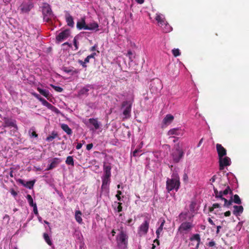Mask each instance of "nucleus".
Wrapping results in <instances>:
<instances>
[{"label":"nucleus","mask_w":249,"mask_h":249,"mask_svg":"<svg viewBox=\"0 0 249 249\" xmlns=\"http://www.w3.org/2000/svg\"><path fill=\"white\" fill-rule=\"evenodd\" d=\"M26 198L28 201L29 205L31 207H33L35 203H34L33 199L30 195H27Z\"/></svg>","instance_id":"obj_37"},{"label":"nucleus","mask_w":249,"mask_h":249,"mask_svg":"<svg viewBox=\"0 0 249 249\" xmlns=\"http://www.w3.org/2000/svg\"><path fill=\"white\" fill-rule=\"evenodd\" d=\"M132 55V52H131V50H129V51H128L127 53V54H126V55L127 56H128V57H129V59H130L131 61H132V59L131 56Z\"/></svg>","instance_id":"obj_49"},{"label":"nucleus","mask_w":249,"mask_h":249,"mask_svg":"<svg viewBox=\"0 0 249 249\" xmlns=\"http://www.w3.org/2000/svg\"><path fill=\"white\" fill-rule=\"evenodd\" d=\"M163 31L165 33H168L172 31V27L168 23L165 25V27L162 28Z\"/></svg>","instance_id":"obj_39"},{"label":"nucleus","mask_w":249,"mask_h":249,"mask_svg":"<svg viewBox=\"0 0 249 249\" xmlns=\"http://www.w3.org/2000/svg\"><path fill=\"white\" fill-rule=\"evenodd\" d=\"M119 231V233L116 237V241L118 246L121 248L125 249L128 245V236L126 231L121 228Z\"/></svg>","instance_id":"obj_2"},{"label":"nucleus","mask_w":249,"mask_h":249,"mask_svg":"<svg viewBox=\"0 0 249 249\" xmlns=\"http://www.w3.org/2000/svg\"><path fill=\"white\" fill-rule=\"evenodd\" d=\"M179 177L178 174L174 173L171 178H168L166 182V189L168 193L175 190L178 191L180 187Z\"/></svg>","instance_id":"obj_1"},{"label":"nucleus","mask_w":249,"mask_h":249,"mask_svg":"<svg viewBox=\"0 0 249 249\" xmlns=\"http://www.w3.org/2000/svg\"><path fill=\"white\" fill-rule=\"evenodd\" d=\"M3 120L4 123L2 126L4 127H13L18 129L16 120L7 117H4Z\"/></svg>","instance_id":"obj_9"},{"label":"nucleus","mask_w":249,"mask_h":249,"mask_svg":"<svg viewBox=\"0 0 249 249\" xmlns=\"http://www.w3.org/2000/svg\"><path fill=\"white\" fill-rule=\"evenodd\" d=\"M149 226V220H145L139 227L138 233L140 236L146 235Z\"/></svg>","instance_id":"obj_5"},{"label":"nucleus","mask_w":249,"mask_h":249,"mask_svg":"<svg viewBox=\"0 0 249 249\" xmlns=\"http://www.w3.org/2000/svg\"><path fill=\"white\" fill-rule=\"evenodd\" d=\"M216 178V177L215 175L213 176L212 178L210 179V182H211L212 183L214 182Z\"/></svg>","instance_id":"obj_55"},{"label":"nucleus","mask_w":249,"mask_h":249,"mask_svg":"<svg viewBox=\"0 0 249 249\" xmlns=\"http://www.w3.org/2000/svg\"><path fill=\"white\" fill-rule=\"evenodd\" d=\"M61 128L68 135H71L72 133V130L69 127L68 124H61Z\"/></svg>","instance_id":"obj_24"},{"label":"nucleus","mask_w":249,"mask_h":249,"mask_svg":"<svg viewBox=\"0 0 249 249\" xmlns=\"http://www.w3.org/2000/svg\"><path fill=\"white\" fill-rule=\"evenodd\" d=\"M70 35V31L69 29L65 30L60 32L56 37V39L58 42H62L66 39Z\"/></svg>","instance_id":"obj_8"},{"label":"nucleus","mask_w":249,"mask_h":249,"mask_svg":"<svg viewBox=\"0 0 249 249\" xmlns=\"http://www.w3.org/2000/svg\"><path fill=\"white\" fill-rule=\"evenodd\" d=\"M65 162L66 163L69 165L73 166L74 165L73 157L71 156L67 157Z\"/></svg>","instance_id":"obj_33"},{"label":"nucleus","mask_w":249,"mask_h":249,"mask_svg":"<svg viewBox=\"0 0 249 249\" xmlns=\"http://www.w3.org/2000/svg\"><path fill=\"white\" fill-rule=\"evenodd\" d=\"M63 70H64V71L65 72H67V73H69V72H71V70H69V69H68V68H64L63 69Z\"/></svg>","instance_id":"obj_60"},{"label":"nucleus","mask_w":249,"mask_h":249,"mask_svg":"<svg viewBox=\"0 0 249 249\" xmlns=\"http://www.w3.org/2000/svg\"><path fill=\"white\" fill-rule=\"evenodd\" d=\"M221 228V226H217L216 227V229H217V230H216V234H219V231H220V229Z\"/></svg>","instance_id":"obj_58"},{"label":"nucleus","mask_w":249,"mask_h":249,"mask_svg":"<svg viewBox=\"0 0 249 249\" xmlns=\"http://www.w3.org/2000/svg\"><path fill=\"white\" fill-rule=\"evenodd\" d=\"M19 182L21 184H22L23 185H24L25 187H26L27 188H29L30 189H32L33 188V186L35 183V180H31V181H28L26 182V184H25L24 183V181L21 179H20L19 180Z\"/></svg>","instance_id":"obj_21"},{"label":"nucleus","mask_w":249,"mask_h":249,"mask_svg":"<svg viewBox=\"0 0 249 249\" xmlns=\"http://www.w3.org/2000/svg\"><path fill=\"white\" fill-rule=\"evenodd\" d=\"M213 189L214 194V196L216 198H219L221 200L224 199V197L222 196L221 191H218L217 189L213 186Z\"/></svg>","instance_id":"obj_26"},{"label":"nucleus","mask_w":249,"mask_h":249,"mask_svg":"<svg viewBox=\"0 0 249 249\" xmlns=\"http://www.w3.org/2000/svg\"><path fill=\"white\" fill-rule=\"evenodd\" d=\"M174 148L176 149V151L177 152H179V151H183L180 148L178 143L175 145Z\"/></svg>","instance_id":"obj_48"},{"label":"nucleus","mask_w":249,"mask_h":249,"mask_svg":"<svg viewBox=\"0 0 249 249\" xmlns=\"http://www.w3.org/2000/svg\"><path fill=\"white\" fill-rule=\"evenodd\" d=\"M66 20L67 25L71 28L74 26V21L72 17L69 13L66 15Z\"/></svg>","instance_id":"obj_19"},{"label":"nucleus","mask_w":249,"mask_h":249,"mask_svg":"<svg viewBox=\"0 0 249 249\" xmlns=\"http://www.w3.org/2000/svg\"><path fill=\"white\" fill-rule=\"evenodd\" d=\"M82 213L80 211H76L75 214L76 221L79 224L82 223V218L81 217Z\"/></svg>","instance_id":"obj_25"},{"label":"nucleus","mask_w":249,"mask_h":249,"mask_svg":"<svg viewBox=\"0 0 249 249\" xmlns=\"http://www.w3.org/2000/svg\"><path fill=\"white\" fill-rule=\"evenodd\" d=\"M87 26L84 18H82L81 21H78L76 23V27L79 30L84 29Z\"/></svg>","instance_id":"obj_22"},{"label":"nucleus","mask_w":249,"mask_h":249,"mask_svg":"<svg viewBox=\"0 0 249 249\" xmlns=\"http://www.w3.org/2000/svg\"><path fill=\"white\" fill-rule=\"evenodd\" d=\"M58 137L57 132L55 131L52 132L51 135H49L46 138V140L48 142H52L53 139Z\"/></svg>","instance_id":"obj_29"},{"label":"nucleus","mask_w":249,"mask_h":249,"mask_svg":"<svg viewBox=\"0 0 249 249\" xmlns=\"http://www.w3.org/2000/svg\"><path fill=\"white\" fill-rule=\"evenodd\" d=\"M78 63L80 65H81L83 67H84V68L87 67L86 63L84 61H83L82 60H79Z\"/></svg>","instance_id":"obj_50"},{"label":"nucleus","mask_w":249,"mask_h":249,"mask_svg":"<svg viewBox=\"0 0 249 249\" xmlns=\"http://www.w3.org/2000/svg\"><path fill=\"white\" fill-rule=\"evenodd\" d=\"M33 7V4L31 2L23 3L19 6V9L21 13H28Z\"/></svg>","instance_id":"obj_10"},{"label":"nucleus","mask_w":249,"mask_h":249,"mask_svg":"<svg viewBox=\"0 0 249 249\" xmlns=\"http://www.w3.org/2000/svg\"><path fill=\"white\" fill-rule=\"evenodd\" d=\"M141 151L140 149H135L133 152V156L137 157L138 156V153Z\"/></svg>","instance_id":"obj_51"},{"label":"nucleus","mask_w":249,"mask_h":249,"mask_svg":"<svg viewBox=\"0 0 249 249\" xmlns=\"http://www.w3.org/2000/svg\"><path fill=\"white\" fill-rule=\"evenodd\" d=\"M33 207V211H34V213L36 215H38V211H37L36 204H35L34 206Z\"/></svg>","instance_id":"obj_47"},{"label":"nucleus","mask_w":249,"mask_h":249,"mask_svg":"<svg viewBox=\"0 0 249 249\" xmlns=\"http://www.w3.org/2000/svg\"><path fill=\"white\" fill-rule=\"evenodd\" d=\"M90 87V86H88L86 87H83L79 91V94L81 95L87 94L89 91V89L88 88Z\"/></svg>","instance_id":"obj_35"},{"label":"nucleus","mask_w":249,"mask_h":249,"mask_svg":"<svg viewBox=\"0 0 249 249\" xmlns=\"http://www.w3.org/2000/svg\"><path fill=\"white\" fill-rule=\"evenodd\" d=\"M36 97L39 100V101H40L42 103L43 102V101H44L45 99H44V98H42V97H39V95H36Z\"/></svg>","instance_id":"obj_59"},{"label":"nucleus","mask_w":249,"mask_h":249,"mask_svg":"<svg viewBox=\"0 0 249 249\" xmlns=\"http://www.w3.org/2000/svg\"><path fill=\"white\" fill-rule=\"evenodd\" d=\"M233 208L234 210L233 211V213L236 216L239 215L243 213L244 210L243 207L241 205H234L233 206Z\"/></svg>","instance_id":"obj_20"},{"label":"nucleus","mask_w":249,"mask_h":249,"mask_svg":"<svg viewBox=\"0 0 249 249\" xmlns=\"http://www.w3.org/2000/svg\"><path fill=\"white\" fill-rule=\"evenodd\" d=\"M99 25L98 23L96 22H93L92 23H89L87 25L85 30H95L96 31H99Z\"/></svg>","instance_id":"obj_18"},{"label":"nucleus","mask_w":249,"mask_h":249,"mask_svg":"<svg viewBox=\"0 0 249 249\" xmlns=\"http://www.w3.org/2000/svg\"><path fill=\"white\" fill-rule=\"evenodd\" d=\"M82 146V144L81 143H78L76 146V148L77 149H80Z\"/></svg>","instance_id":"obj_56"},{"label":"nucleus","mask_w":249,"mask_h":249,"mask_svg":"<svg viewBox=\"0 0 249 249\" xmlns=\"http://www.w3.org/2000/svg\"><path fill=\"white\" fill-rule=\"evenodd\" d=\"M190 240L191 241H193V240H196L197 242V245H196V248H197L199 246V244L200 242V241H201V239H200V235L199 234H194L191 238H190Z\"/></svg>","instance_id":"obj_27"},{"label":"nucleus","mask_w":249,"mask_h":249,"mask_svg":"<svg viewBox=\"0 0 249 249\" xmlns=\"http://www.w3.org/2000/svg\"><path fill=\"white\" fill-rule=\"evenodd\" d=\"M51 87L56 91L61 92L63 91V89L58 86H54L53 85H51Z\"/></svg>","instance_id":"obj_43"},{"label":"nucleus","mask_w":249,"mask_h":249,"mask_svg":"<svg viewBox=\"0 0 249 249\" xmlns=\"http://www.w3.org/2000/svg\"><path fill=\"white\" fill-rule=\"evenodd\" d=\"M42 104L44 106L47 107L49 108H51L53 107L50 103L47 102L46 100L43 101V102H42Z\"/></svg>","instance_id":"obj_44"},{"label":"nucleus","mask_w":249,"mask_h":249,"mask_svg":"<svg viewBox=\"0 0 249 249\" xmlns=\"http://www.w3.org/2000/svg\"><path fill=\"white\" fill-rule=\"evenodd\" d=\"M118 207L117 208V211L118 213H120L122 211L123 207L122 206V203L120 202H118Z\"/></svg>","instance_id":"obj_45"},{"label":"nucleus","mask_w":249,"mask_h":249,"mask_svg":"<svg viewBox=\"0 0 249 249\" xmlns=\"http://www.w3.org/2000/svg\"><path fill=\"white\" fill-rule=\"evenodd\" d=\"M110 177H107L103 176L102 177V188H105L106 186L109 183L110 180Z\"/></svg>","instance_id":"obj_23"},{"label":"nucleus","mask_w":249,"mask_h":249,"mask_svg":"<svg viewBox=\"0 0 249 249\" xmlns=\"http://www.w3.org/2000/svg\"><path fill=\"white\" fill-rule=\"evenodd\" d=\"M29 133L30 134V136L31 137L37 138L38 137V135L36 134V132L33 128H31L29 130Z\"/></svg>","instance_id":"obj_40"},{"label":"nucleus","mask_w":249,"mask_h":249,"mask_svg":"<svg viewBox=\"0 0 249 249\" xmlns=\"http://www.w3.org/2000/svg\"><path fill=\"white\" fill-rule=\"evenodd\" d=\"M194 225L192 222H183L179 227L178 231L180 232H187L191 230L193 228Z\"/></svg>","instance_id":"obj_7"},{"label":"nucleus","mask_w":249,"mask_h":249,"mask_svg":"<svg viewBox=\"0 0 249 249\" xmlns=\"http://www.w3.org/2000/svg\"><path fill=\"white\" fill-rule=\"evenodd\" d=\"M172 53L175 57H177L180 55V52L178 49H174L172 51Z\"/></svg>","instance_id":"obj_41"},{"label":"nucleus","mask_w":249,"mask_h":249,"mask_svg":"<svg viewBox=\"0 0 249 249\" xmlns=\"http://www.w3.org/2000/svg\"><path fill=\"white\" fill-rule=\"evenodd\" d=\"M178 131H179V129L178 128H175L171 129L168 131V135H179Z\"/></svg>","instance_id":"obj_34"},{"label":"nucleus","mask_w":249,"mask_h":249,"mask_svg":"<svg viewBox=\"0 0 249 249\" xmlns=\"http://www.w3.org/2000/svg\"><path fill=\"white\" fill-rule=\"evenodd\" d=\"M208 220V222H209V223L211 224V225H215L214 222H213V221L212 220V219L211 218H209Z\"/></svg>","instance_id":"obj_61"},{"label":"nucleus","mask_w":249,"mask_h":249,"mask_svg":"<svg viewBox=\"0 0 249 249\" xmlns=\"http://www.w3.org/2000/svg\"><path fill=\"white\" fill-rule=\"evenodd\" d=\"M183 154L184 153L183 151H179V152L174 151L172 154L174 162L175 163L178 162L182 158Z\"/></svg>","instance_id":"obj_13"},{"label":"nucleus","mask_w":249,"mask_h":249,"mask_svg":"<svg viewBox=\"0 0 249 249\" xmlns=\"http://www.w3.org/2000/svg\"><path fill=\"white\" fill-rule=\"evenodd\" d=\"M174 118V116L171 114L166 115L162 121V127H163L164 125H167L171 124L173 121Z\"/></svg>","instance_id":"obj_16"},{"label":"nucleus","mask_w":249,"mask_h":249,"mask_svg":"<svg viewBox=\"0 0 249 249\" xmlns=\"http://www.w3.org/2000/svg\"><path fill=\"white\" fill-rule=\"evenodd\" d=\"M219 170H223L225 166L231 165V159L228 157L219 158Z\"/></svg>","instance_id":"obj_6"},{"label":"nucleus","mask_w":249,"mask_h":249,"mask_svg":"<svg viewBox=\"0 0 249 249\" xmlns=\"http://www.w3.org/2000/svg\"><path fill=\"white\" fill-rule=\"evenodd\" d=\"M222 200L224 201V204L223 205V206L227 208H229V207L232 204L233 202L232 197H231V199L229 200H227V199L224 197V199H223Z\"/></svg>","instance_id":"obj_30"},{"label":"nucleus","mask_w":249,"mask_h":249,"mask_svg":"<svg viewBox=\"0 0 249 249\" xmlns=\"http://www.w3.org/2000/svg\"><path fill=\"white\" fill-rule=\"evenodd\" d=\"M111 167L110 164L104 163L103 165L104 176L111 177Z\"/></svg>","instance_id":"obj_15"},{"label":"nucleus","mask_w":249,"mask_h":249,"mask_svg":"<svg viewBox=\"0 0 249 249\" xmlns=\"http://www.w3.org/2000/svg\"><path fill=\"white\" fill-rule=\"evenodd\" d=\"M42 14L44 21L48 23H51L54 17L50 5L47 3H45L42 7Z\"/></svg>","instance_id":"obj_3"},{"label":"nucleus","mask_w":249,"mask_h":249,"mask_svg":"<svg viewBox=\"0 0 249 249\" xmlns=\"http://www.w3.org/2000/svg\"><path fill=\"white\" fill-rule=\"evenodd\" d=\"M37 91L44 97L48 98L49 96V92L45 89H41L39 88L37 89Z\"/></svg>","instance_id":"obj_31"},{"label":"nucleus","mask_w":249,"mask_h":249,"mask_svg":"<svg viewBox=\"0 0 249 249\" xmlns=\"http://www.w3.org/2000/svg\"><path fill=\"white\" fill-rule=\"evenodd\" d=\"M224 215L225 216H230L231 215V212L229 211L226 212L224 213Z\"/></svg>","instance_id":"obj_57"},{"label":"nucleus","mask_w":249,"mask_h":249,"mask_svg":"<svg viewBox=\"0 0 249 249\" xmlns=\"http://www.w3.org/2000/svg\"><path fill=\"white\" fill-rule=\"evenodd\" d=\"M132 103L129 101H124L121 106V108H124L123 114L124 119L129 118L130 117L131 111Z\"/></svg>","instance_id":"obj_4"},{"label":"nucleus","mask_w":249,"mask_h":249,"mask_svg":"<svg viewBox=\"0 0 249 249\" xmlns=\"http://www.w3.org/2000/svg\"><path fill=\"white\" fill-rule=\"evenodd\" d=\"M133 220L132 218H130L127 221H126V224L128 225H131L132 222Z\"/></svg>","instance_id":"obj_62"},{"label":"nucleus","mask_w":249,"mask_h":249,"mask_svg":"<svg viewBox=\"0 0 249 249\" xmlns=\"http://www.w3.org/2000/svg\"><path fill=\"white\" fill-rule=\"evenodd\" d=\"M135 1L139 4H142L144 2V0H135Z\"/></svg>","instance_id":"obj_64"},{"label":"nucleus","mask_w":249,"mask_h":249,"mask_svg":"<svg viewBox=\"0 0 249 249\" xmlns=\"http://www.w3.org/2000/svg\"><path fill=\"white\" fill-rule=\"evenodd\" d=\"M155 19L158 22V25L160 27V25L164 24L166 21L163 15L160 14H156Z\"/></svg>","instance_id":"obj_17"},{"label":"nucleus","mask_w":249,"mask_h":249,"mask_svg":"<svg viewBox=\"0 0 249 249\" xmlns=\"http://www.w3.org/2000/svg\"><path fill=\"white\" fill-rule=\"evenodd\" d=\"M215 242L213 241L209 242L208 243L209 246L211 247H212L215 246Z\"/></svg>","instance_id":"obj_54"},{"label":"nucleus","mask_w":249,"mask_h":249,"mask_svg":"<svg viewBox=\"0 0 249 249\" xmlns=\"http://www.w3.org/2000/svg\"><path fill=\"white\" fill-rule=\"evenodd\" d=\"M216 148L218 153V158L223 157L227 155L226 149L221 144L217 143L216 145Z\"/></svg>","instance_id":"obj_11"},{"label":"nucleus","mask_w":249,"mask_h":249,"mask_svg":"<svg viewBox=\"0 0 249 249\" xmlns=\"http://www.w3.org/2000/svg\"><path fill=\"white\" fill-rule=\"evenodd\" d=\"M93 145L92 143H89L87 145L86 149L88 150H90L93 147Z\"/></svg>","instance_id":"obj_52"},{"label":"nucleus","mask_w":249,"mask_h":249,"mask_svg":"<svg viewBox=\"0 0 249 249\" xmlns=\"http://www.w3.org/2000/svg\"><path fill=\"white\" fill-rule=\"evenodd\" d=\"M43 237H44V238L45 241L47 242V243L49 245H50V246L52 245V241L49 236V235L46 233H44L43 234Z\"/></svg>","instance_id":"obj_38"},{"label":"nucleus","mask_w":249,"mask_h":249,"mask_svg":"<svg viewBox=\"0 0 249 249\" xmlns=\"http://www.w3.org/2000/svg\"><path fill=\"white\" fill-rule=\"evenodd\" d=\"M61 161V160L57 158H54L52 160L50 164L49 165L46 170L49 171L56 167L57 165Z\"/></svg>","instance_id":"obj_14"},{"label":"nucleus","mask_w":249,"mask_h":249,"mask_svg":"<svg viewBox=\"0 0 249 249\" xmlns=\"http://www.w3.org/2000/svg\"><path fill=\"white\" fill-rule=\"evenodd\" d=\"M203 141V138H201V139H200V140L199 141V142H198V144H197V146L198 147H199V146H200V145H201V144L202 143Z\"/></svg>","instance_id":"obj_63"},{"label":"nucleus","mask_w":249,"mask_h":249,"mask_svg":"<svg viewBox=\"0 0 249 249\" xmlns=\"http://www.w3.org/2000/svg\"><path fill=\"white\" fill-rule=\"evenodd\" d=\"M222 196L224 195H226L228 194H230L231 195H233L232 191L231 189L229 186H227L226 188L224 191H221Z\"/></svg>","instance_id":"obj_32"},{"label":"nucleus","mask_w":249,"mask_h":249,"mask_svg":"<svg viewBox=\"0 0 249 249\" xmlns=\"http://www.w3.org/2000/svg\"><path fill=\"white\" fill-rule=\"evenodd\" d=\"M11 194L14 196H16L18 195V193L16 192L13 189L10 190Z\"/></svg>","instance_id":"obj_53"},{"label":"nucleus","mask_w":249,"mask_h":249,"mask_svg":"<svg viewBox=\"0 0 249 249\" xmlns=\"http://www.w3.org/2000/svg\"><path fill=\"white\" fill-rule=\"evenodd\" d=\"M73 45L75 47V50H77L78 49V42L77 41L76 37H75L73 39Z\"/></svg>","instance_id":"obj_46"},{"label":"nucleus","mask_w":249,"mask_h":249,"mask_svg":"<svg viewBox=\"0 0 249 249\" xmlns=\"http://www.w3.org/2000/svg\"><path fill=\"white\" fill-rule=\"evenodd\" d=\"M220 208V205L218 203H214L211 207L209 208V211L212 212L214 209Z\"/></svg>","instance_id":"obj_42"},{"label":"nucleus","mask_w":249,"mask_h":249,"mask_svg":"<svg viewBox=\"0 0 249 249\" xmlns=\"http://www.w3.org/2000/svg\"><path fill=\"white\" fill-rule=\"evenodd\" d=\"M232 201L233 202H234L235 203L238 204V205L241 204L242 203L241 200L239 196L237 195H234L233 196V198H232Z\"/></svg>","instance_id":"obj_36"},{"label":"nucleus","mask_w":249,"mask_h":249,"mask_svg":"<svg viewBox=\"0 0 249 249\" xmlns=\"http://www.w3.org/2000/svg\"><path fill=\"white\" fill-rule=\"evenodd\" d=\"M165 223V220H163L161 223L160 224V226L158 228V229L157 230L156 233L157 235V237L158 238H159L160 233L162 232L163 230V227L164 226V224Z\"/></svg>","instance_id":"obj_28"},{"label":"nucleus","mask_w":249,"mask_h":249,"mask_svg":"<svg viewBox=\"0 0 249 249\" xmlns=\"http://www.w3.org/2000/svg\"><path fill=\"white\" fill-rule=\"evenodd\" d=\"M84 123L89 127L88 123H89L90 125L93 126L94 129L95 130L98 129L100 127V124L97 118H90L87 122H85Z\"/></svg>","instance_id":"obj_12"}]
</instances>
